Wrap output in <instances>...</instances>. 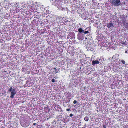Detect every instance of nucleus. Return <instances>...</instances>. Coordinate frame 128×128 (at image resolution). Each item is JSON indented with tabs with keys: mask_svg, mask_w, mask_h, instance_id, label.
Masks as SVG:
<instances>
[{
	"mask_svg": "<svg viewBox=\"0 0 128 128\" xmlns=\"http://www.w3.org/2000/svg\"><path fill=\"white\" fill-rule=\"evenodd\" d=\"M50 1L52 4L57 7L58 8H60V7H58L60 4V2H61L60 0H50Z\"/></svg>",
	"mask_w": 128,
	"mask_h": 128,
	"instance_id": "f257e3e1",
	"label": "nucleus"
},
{
	"mask_svg": "<svg viewBox=\"0 0 128 128\" xmlns=\"http://www.w3.org/2000/svg\"><path fill=\"white\" fill-rule=\"evenodd\" d=\"M112 4L115 6H118L121 4L120 1V0H112Z\"/></svg>",
	"mask_w": 128,
	"mask_h": 128,
	"instance_id": "f03ea898",
	"label": "nucleus"
},
{
	"mask_svg": "<svg viewBox=\"0 0 128 128\" xmlns=\"http://www.w3.org/2000/svg\"><path fill=\"white\" fill-rule=\"evenodd\" d=\"M16 94V92L14 88L13 89V91L11 92V96H10V98H13L14 97V96Z\"/></svg>",
	"mask_w": 128,
	"mask_h": 128,
	"instance_id": "7ed1b4c3",
	"label": "nucleus"
},
{
	"mask_svg": "<svg viewBox=\"0 0 128 128\" xmlns=\"http://www.w3.org/2000/svg\"><path fill=\"white\" fill-rule=\"evenodd\" d=\"M107 26L108 28H110L111 27H113L114 26L112 22H110L109 23H108L107 24Z\"/></svg>",
	"mask_w": 128,
	"mask_h": 128,
	"instance_id": "20e7f679",
	"label": "nucleus"
},
{
	"mask_svg": "<svg viewBox=\"0 0 128 128\" xmlns=\"http://www.w3.org/2000/svg\"><path fill=\"white\" fill-rule=\"evenodd\" d=\"M92 64L93 65H94L96 64H98L99 63V62L97 60H93L92 61Z\"/></svg>",
	"mask_w": 128,
	"mask_h": 128,
	"instance_id": "39448f33",
	"label": "nucleus"
},
{
	"mask_svg": "<svg viewBox=\"0 0 128 128\" xmlns=\"http://www.w3.org/2000/svg\"><path fill=\"white\" fill-rule=\"evenodd\" d=\"M78 31L80 32H84V30H82L81 28H79L78 29Z\"/></svg>",
	"mask_w": 128,
	"mask_h": 128,
	"instance_id": "423d86ee",
	"label": "nucleus"
},
{
	"mask_svg": "<svg viewBox=\"0 0 128 128\" xmlns=\"http://www.w3.org/2000/svg\"><path fill=\"white\" fill-rule=\"evenodd\" d=\"M88 116H86L84 118V120L86 121H88Z\"/></svg>",
	"mask_w": 128,
	"mask_h": 128,
	"instance_id": "0eeeda50",
	"label": "nucleus"
},
{
	"mask_svg": "<svg viewBox=\"0 0 128 128\" xmlns=\"http://www.w3.org/2000/svg\"><path fill=\"white\" fill-rule=\"evenodd\" d=\"M13 89H12V87H11L8 90L9 92H12L13 91Z\"/></svg>",
	"mask_w": 128,
	"mask_h": 128,
	"instance_id": "6e6552de",
	"label": "nucleus"
},
{
	"mask_svg": "<svg viewBox=\"0 0 128 128\" xmlns=\"http://www.w3.org/2000/svg\"><path fill=\"white\" fill-rule=\"evenodd\" d=\"M66 8H62V11H64L66 10Z\"/></svg>",
	"mask_w": 128,
	"mask_h": 128,
	"instance_id": "1a4fd4ad",
	"label": "nucleus"
},
{
	"mask_svg": "<svg viewBox=\"0 0 128 128\" xmlns=\"http://www.w3.org/2000/svg\"><path fill=\"white\" fill-rule=\"evenodd\" d=\"M121 62L123 64H124L125 63V62L124 60H122Z\"/></svg>",
	"mask_w": 128,
	"mask_h": 128,
	"instance_id": "9d476101",
	"label": "nucleus"
},
{
	"mask_svg": "<svg viewBox=\"0 0 128 128\" xmlns=\"http://www.w3.org/2000/svg\"><path fill=\"white\" fill-rule=\"evenodd\" d=\"M89 33V32L88 31H86L85 32L84 31V34H87V33Z\"/></svg>",
	"mask_w": 128,
	"mask_h": 128,
	"instance_id": "9b49d317",
	"label": "nucleus"
},
{
	"mask_svg": "<svg viewBox=\"0 0 128 128\" xmlns=\"http://www.w3.org/2000/svg\"><path fill=\"white\" fill-rule=\"evenodd\" d=\"M77 102L76 101V100H74L73 102V103L74 104H76V102Z\"/></svg>",
	"mask_w": 128,
	"mask_h": 128,
	"instance_id": "f8f14e48",
	"label": "nucleus"
},
{
	"mask_svg": "<svg viewBox=\"0 0 128 128\" xmlns=\"http://www.w3.org/2000/svg\"><path fill=\"white\" fill-rule=\"evenodd\" d=\"M52 82H55L54 79H52Z\"/></svg>",
	"mask_w": 128,
	"mask_h": 128,
	"instance_id": "ddd939ff",
	"label": "nucleus"
},
{
	"mask_svg": "<svg viewBox=\"0 0 128 128\" xmlns=\"http://www.w3.org/2000/svg\"><path fill=\"white\" fill-rule=\"evenodd\" d=\"M73 116V114H70V117H72Z\"/></svg>",
	"mask_w": 128,
	"mask_h": 128,
	"instance_id": "4468645a",
	"label": "nucleus"
},
{
	"mask_svg": "<svg viewBox=\"0 0 128 128\" xmlns=\"http://www.w3.org/2000/svg\"><path fill=\"white\" fill-rule=\"evenodd\" d=\"M66 110L67 111H69L70 110V109L69 108L67 109Z\"/></svg>",
	"mask_w": 128,
	"mask_h": 128,
	"instance_id": "2eb2a0df",
	"label": "nucleus"
},
{
	"mask_svg": "<svg viewBox=\"0 0 128 128\" xmlns=\"http://www.w3.org/2000/svg\"><path fill=\"white\" fill-rule=\"evenodd\" d=\"M36 123H34V124H33V125H36Z\"/></svg>",
	"mask_w": 128,
	"mask_h": 128,
	"instance_id": "dca6fc26",
	"label": "nucleus"
},
{
	"mask_svg": "<svg viewBox=\"0 0 128 128\" xmlns=\"http://www.w3.org/2000/svg\"><path fill=\"white\" fill-rule=\"evenodd\" d=\"M104 128H106V126H104Z\"/></svg>",
	"mask_w": 128,
	"mask_h": 128,
	"instance_id": "f3484780",
	"label": "nucleus"
},
{
	"mask_svg": "<svg viewBox=\"0 0 128 128\" xmlns=\"http://www.w3.org/2000/svg\"><path fill=\"white\" fill-rule=\"evenodd\" d=\"M87 38H86V39H87Z\"/></svg>",
	"mask_w": 128,
	"mask_h": 128,
	"instance_id": "a211bd4d",
	"label": "nucleus"
}]
</instances>
